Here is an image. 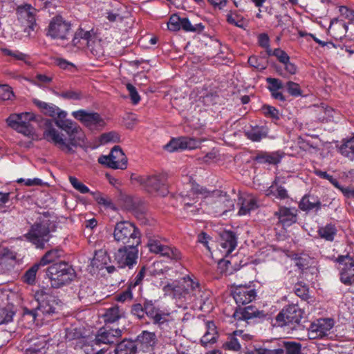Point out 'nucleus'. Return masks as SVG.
<instances>
[{"label":"nucleus","instance_id":"1","mask_svg":"<svg viewBox=\"0 0 354 354\" xmlns=\"http://www.w3.org/2000/svg\"><path fill=\"white\" fill-rule=\"evenodd\" d=\"M64 127L66 129L63 131L66 133L67 138H64V135L55 128L52 120H46L44 122L43 137L64 152L73 153L74 148L82 147L86 145V135L76 122L71 126L66 124Z\"/></svg>","mask_w":354,"mask_h":354},{"label":"nucleus","instance_id":"2","mask_svg":"<svg viewBox=\"0 0 354 354\" xmlns=\"http://www.w3.org/2000/svg\"><path fill=\"white\" fill-rule=\"evenodd\" d=\"M37 306L33 309L23 308L24 315H30L33 321H44L57 313L58 302L56 297L43 290L35 294Z\"/></svg>","mask_w":354,"mask_h":354},{"label":"nucleus","instance_id":"3","mask_svg":"<svg viewBox=\"0 0 354 354\" xmlns=\"http://www.w3.org/2000/svg\"><path fill=\"white\" fill-rule=\"evenodd\" d=\"M188 187L189 189L186 192H181L180 196L184 209L194 214L199 210L195 204L198 203L200 198H206L218 192V190L211 192L194 182H190Z\"/></svg>","mask_w":354,"mask_h":354},{"label":"nucleus","instance_id":"4","mask_svg":"<svg viewBox=\"0 0 354 354\" xmlns=\"http://www.w3.org/2000/svg\"><path fill=\"white\" fill-rule=\"evenodd\" d=\"M46 275L53 288H59L70 283L75 277L74 269L67 263H53L46 270Z\"/></svg>","mask_w":354,"mask_h":354},{"label":"nucleus","instance_id":"5","mask_svg":"<svg viewBox=\"0 0 354 354\" xmlns=\"http://www.w3.org/2000/svg\"><path fill=\"white\" fill-rule=\"evenodd\" d=\"M113 234L114 240L122 245H140L141 243V233L139 229L131 222H118L115 225Z\"/></svg>","mask_w":354,"mask_h":354},{"label":"nucleus","instance_id":"6","mask_svg":"<svg viewBox=\"0 0 354 354\" xmlns=\"http://www.w3.org/2000/svg\"><path fill=\"white\" fill-rule=\"evenodd\" d=\"M48 214H44V219L34 223L28 232L25 234L26 239L32 243L37 248L44 249L46 247L50 239V229L48 226Z\"/></svg>","mask_w":354,"mask_h":354},{"label":"nucleus","instance_id":"7","mask_svg":"<svg viewBox=\"0 0 354 354\" xmlns=\"http://www.w3.org/2000/svg\"><path fill=\"white\" fill-rule=\"evenodd\" d=\"M131 179L132 181L142 185L148 192L156 196H165L169 192L163 176H138L133 174Z\"/></svg>","mask_w":354,"mask_h":354},{"label":"nucleus","instance_id":"8","mask_svg":"<svg viewBox=\"0 0 354 354\" xmlns=\"http://www.w3.org/2000/svg\"><path fill=\"white\" fill-rule=\"evenodd\" d=\"M35 115L31 112L11 114L6 120L9 127L17 132L30 136L34 134V128L30 122L35 120Z\"/></svg>","mask_w":354,"mask_h":354},{"label":"nucleus","instance_id":"9","mask_svg":"<svg viewBox=\"0 0 354 354\" xmlns=\"http://www.w3.org/2000/svg\"><path fill=\"white\" fill-rule=\"evenodd\" d=\"M145 313L154 324L158 325L161 329H164L167 326H175V319L173 317L172 313L161 310L152 301L145 302Z\"/></svg>","mask_w":354,"mask_h":354},{"label":"nucleus","instance_id":"10","mask_svg":"<svg viewBox=\"0 0 354 354\" xmlns=\"http://www.w3.org/2000/svg\"><path fill=\"white\" fill-rule=\"evenodd\" d=\"M71 33V24L59 15L50 19L46 29V35L53 39H68Z\"/></svg>","mask_w":354,"mask_h":354},{"label":"nucleus","instance_id":"11","mask_svg":"<svg viewBox=\"0 0 354 354\" xmlns=\"http://www.w3.org/2000/svg\"><path fill=\"white\" fill-rule=\"evenodd\" d=\"M71 115L91 131L102 130L106 125L104 120L95 112L80 109L73 111Z\"/></svg>","mask_w":354,"mask_h":354},{"label":"nucleus","instance_id":"12","mask_svg":"<svg viewBox=\"0 0 354 354\" xmlns=\"http://www.w3.org/2000/svg\"><path fill=\"white\" fill-rule=\"evenodd\" d=\"M138 246L126 245L120 247L115 253L114 259L120 268H132L137 263Z\"/></svg>","mask_w":354,"mask_h":354},{"label":"nucleus","instance_id":"13","mask_svg":"<svg viewBox=\"0 0 354 354\" xmlns=\"http://www.w3.org/2000/svg\"><path fill=\"white\" fill-rule=\"evenodd\" d=\"M98 162L109 168L125 169L127 167V158L119 146H115L109 156H101Z\"/></svg>","mask_w":354,"mask_h":354},{"label":"nucleus","instance_id":"14","mask_svg":"<svg viewBox=\"0 0 354 354\" xmlns=\"http://www.w3.org/2000/svg\"><path fill=\"white\" fill-rule=\"evenodd\" d=\"M303 317V311L295 304L285 306L276 317V325L283 326L299 324Z\"/></svg>","mask_w":354,"mask_h":354},{"label":"nucleus","instance_id":"15","mask_svg":"<svg viewBox=\"0 0 354 354\" xmlns=\"http://www.w3.org/2000/svg\"><path fill=\"white\" fill-rule=\"evenodd\" d=\"M340 267V280L346 285H354V259L349 255H341L337 259Z\"/></svg>","mask_w":354,"mask_h":354},{"label":"nucleus","instance_id":"16","mask_svg":"<svg viewBox=\"0 0 354 354\" xmlns=\"http://www.w3.org/2000/svg\"><path fill=\"white\" fill-rule=\"evenodd\" d=\"M232 295L238 306L246 305L256 299L257 290L251 285H239L232 290Z\"/></svg>","mask_w":354,"mask_h":354},{"label":"nucleus","instance_id":"17","mask_svg":"<svg viewBox=\"0 0 354 354\" xmlns=\"http://www.w3.org/2000/svg\"><path fill=\"white\" fill-rule=\"evenodd\" d=\"M151 252L165 257L171 260L178 261L181 259V252L176 248L162 244L157 240H151L148 243Z\"/></svg>","mask_w":354,"mask_h":354},{"label":"nucleus","instance_id":"18","mask_svg":"<svg viewBox=\"0 0 354 354\" xmlns=\"http://www.w3.org/2000/svg\"><path fill=\"white\" fill-rule=\"evenodd\" d=\"M334 320L331 318L319 319L310 326V338H322L327 336L334 326Z\"/></svg>","mask_w":354,"mask_h":354},{"label":"nucleus","instance_id":"19","mask_svg":"<svg viewBox=\"0 0 354 354\" xmlns=\"http://www.w3.org/2000/svg\"><path fill=\"white\" fill-rule=\"evenodd\" d=\"M37 10L30 4L20 5L17 8L18 19L27 28L33 30L36 25Z\"/></svg>","mask_w":354,"mask_h":354},{"label":"nucleus","instance_id":"20","mask_svg":"<svg viewBox=\"0 0 354 354\" xmlns=\"http://www.w3.org/2000/svg\"><path fill=\"white\" fill-rule=\"evenodd\" d=\"M122 336V330L119 328H100L95 335V343L114 344L119 342Z\"/></svg>","mask_w":354,"mask_h":354},{"label":"nucleus","instance_id":"21","mask_svg":"<svg viewBox=\"0 0 354 354\" xmlns=\"http://www.w3.org/2000/svg\"><path fill=\"white\" fill-rule=\"evenodd\" d=\"M198 146V142L191 138L181 137L173 138L166 146L165 149L169 152L178 150L194 149Z\"/></svg>","mask_w":354,"mask_h":354},{"label":"nucleus","instance_id":"22","mask_svg":"<svg viewBox=\"0 0 354 354\" xmlns=\"http://www.w3.org/2000/svg\"><path fill=\"white\" fill-rule=\"evenodd\" d=\"M274 216L278 218L279 223L283 226L289 227L297 222V210L295 207L280 206Z\"/></svg>","mask_w":354,"mask_h":354},{"label":"nucleus","instance_id":"23","mask_svg":"<svg viewBox=\"0 0 354 354\" xmlns=\"http://www.w3.org/2000/svg\"><path fill=\"white\" fill-rule=\"evenodd\" d=\"M136 342L144 352H151L157 344L158 339L154 332L143 330L137 336Z\"/></svg>","mask_w":354,"mask_h":354},{"label":"nucleus","instance_id":"24","mask_svg":"<svg viewBox=\"0 0 354 354\" xmlns=\"http://www.w3.org/2000/svg\"><path fill=\"white\" fill-rule=\"evenodd\" d=\"M266 314L262 310H259L253 306L236 309L233 313V317L237 321H248L253 318H263Z\"/></svg>","mask_w":354,"mask_h":354},{"label":"nucleus","instance_id":"25","mask_svg":"<svg viewBox=\"0 0 354 354\" xmlns=\"http://www.w3.org/2000/svg\"><path fill=\"white\" fill-rule=\"evenodd\" d=\"M285 153L281 151L272 152L261 151L257 153L254 160L259 164L278 165L284 157Z\"/></svg>","mask_w":354,"mask_h":354},{"label":"nucleus","instance_id":"26","mask_svg":"<svg viewBox=\"0 0 354 354\" xmlns=\"http://www.w3.org/2000/svg\"><path fill=\"white\" fill-rule=\"evenodd\" d=\"M205 332L201 339V344L206 347L209 344H213L216 342L218 337L216 326L214 322L207 321L205 322Z\"/></svg>","mask_w":354,"mask_h":354},{"label":"nucleus","instance_id":"27","mask_svg":"<svg viewBox=\"0 0 354 354\" xmlns=\"http://www.w3.org/2000/svg\"><path fill=\"white\" fill-rule=\"evenodd\" d=\"M217 194L214 196H218V198L214 202L212 208L214 209V213L217 215H222L230 211L231 207L234 206L233 201L230 200L227 196ZM212 196L211 197H212Z\"/></svg>","mask_w":354,"mask_h":354},{"label":"nucleus","instance_id":"28","mask_svg":"<svg viewBox=\"0 0 354 354\" xmlns=\"http://www.w3.org/2000/svg\"><path fill=\"white\" fill-rule=\"evenodd\" d=\"M182 286L185 290L187 299L196 297L201 292L200 284L194 281L189 276L184 277L180 280Z\"/></svg>","mask_w":354,"mask_h":354},{"label":"nucleus","instance_id":"29","mask_svg":"<svg viewBox=\"0 0 354 354\" xmlns=\"http://www.w3.org/2000/svg\"><path fill=\"white\" fill-rule=\"evenodd\" d=\"M237 245L236 237L234 232L225 231L221 235V252L226 256L232 253Z\"/></svg>","mask_w":354,"mask_h":354},{"label":"nucleus","instance_id":"30","mask_svg":"<svg viewBox=\"0 0 354 354\" xmlns=\"http://www.w3.org/2000/svg\"><path fill=\"white\" fill-rule=\"evenodd\" d=\"M162 290L165 295L171 297L174 299H187L185 292L182 286L180 281H174L169 283L162 288Z\"/></svg>","mask_w":354,"mask_h":354},{"label":"nucleus","instance_id":"31","mask_svg":"<svg viewBox=\"0 0 354 354\" xmlns=\"http://www.w3.org/2000/svg\"><path fill=\"white\" fill-rule=\"evenodd\" d=\"M265 194L268 197H274L279 200H285L289 198L287 189L282 185H279L274 180L272 185L265 191Z\"/></svg>","mask_w":354,"mask_h":354},{"label":"nucleus","instance_id":"32","mask_svg":"<svg viewBox=\"0 0 354 354\" xmlns=\"http://www.w3.org/2000/svg\"><path fill=\"white\" fill-rule=\"evenodd\" d=\"M299 207L303 211H310L313 209L318 211L321 209L322 203L317 196L308 194L301 198Z\"/></svg>","mask_w":354,"mask_h":354},{"label":"nucleus","instance_id":"33","mask_svg":"<svg viewBox=\"0 0 354 354\" xmlns=\"http://www.w3.org/2000/svg\"><path fill=\"white\" fill-rule=\"evenodd\" d=\"M337 228L335 224L330 223H326L318 227L317 234L326 241L333 242L337 234Z\"/></svg>","mask_w":354,"mask_h":354},{"label":"nucleus","instance_id":"34","mask_svg":"<svg viewBox=\"0 0 354 354\" xmlns=\"http://www.w3.org/2000/svg\"><path fill=\"white\" fill-rule=\"evenodd\" d=\"M239 215L243 216L250 213L258 207L257 200L251 196L239 198Z\"/></svg>","mask_w":354,"mask_h":354},{"label":"nucleus","instance_id":"35","mask_svg":"<svg viewBox=\"0 0 354 354\" xmlns=\"http://www.w3.org/2000/svg\"><path fill=\"white\" fill-rule=\"evenodd\" d=\"M110 262V257L105 249L96 250L93 258L91 261V266L97 269H102Z\"/></svg>","mask_w":354,"mask_h":354},{"label":"nucleus","instance_id":"36","mask_svg":"<svg viewBox=\"0 0 354 354\" xmlns=\"http://www.w3.org/2000/svg\"><path fill=\"white\" fill-rule=\"evenodd\" d=\"M124 315V311L117 306L105 310L102 317L105 324H113L118 322Z\"/></svg>","mask_w":354,"mask_h":354},{"label":"nucleus","instance_id":"37","mask_svg":"<svg viewBox=\"0 0 354 354\" xmlns=\"http://www.w3.org/2000/svg\"><path fill=\"white\" fill-rule=\"evenodd\" d=\"M245 136L252 142H259L267 137L268 130L264 127L256 126L244 132Z\"/></svg>","mask_w":354,"mask_h":354},{"label":"nucleus","instance_id":"38","mask_svg":"<svg viewBox=\"0 0 354 354\" xmlns=\"http://www.w3.org/2000/svg\"><path fill=\"white\" fill-rule=\"evenodd\" d=\"M242 335V330H235L230 335L227 341L223 344V347L225 350L239 351L241 348L239 339L237 336Z\"/></svg>","mask_w":354,"mask_h":354},{"label":"nucleus","instance_id":"39","mask_svg":"<svg viewBox=\"0 0 354 354\" xmlns=\"http://www.w3.org/2000/svg\"><path fill=\"white\" fill-rule=\"evenodd\" d=\"M115 354H136V345L131 340H123L118 344L115 350Z\"/></svg>","mask_w":354,"mask_h":354},{"label":"nucleus","instance_id":"40","mask_svg":"<svg viewBox=\"0 0 354 354\" xmlns=\"http://www.w3.org/2000/svg\"><path fill=\"white\" fill-rule=\"evenodd\" d=\"M103 44L104 43L100 39H94L92 41H88L87 46L94 56L100 58L103 57L105 53Z\"/></svg>","mask_w":354,"mask_h":354},{"label":"nucleus","instance_id":"41","mask_svg":"<svg viewBox=\"0 0 354 354\" xmlns=\"http://www.w3.org/2000/svg\"><path fill=\"white\" fill-rule=\"evenodd\" d=\"M62 251L57 248L50 250L46 252V254L41 257L39 263L43 266H46L55 261L62 256Z\"/></svg>","mask_w":354,"mask_h":354},{"label":"nucleus","instance_id":"42","mask_svg":"<svg viewBox=\"0 0 354 354\" xmlns=\"http://www.w3.org/2000/svg\"><path fill=\"white\" fill-rule=\"evenodd\" d=\"M67 113L65 111H63L58 108L57 113H56L55 118V124L62 131L65 129L64 124H68V126L73 125L75 122L70 119L66 118Z\"/></svg>","mask_w":354,"mask_h":354},{"label":"nucleus","instance_id":"43","mask_svg":"<svg viewBox=\"0 0 354 354\" xmlns=\"http://www.w3.org/2000/svg\"><path fill=\"white\" fill-rule=\"evenodd\" d=\"M15 315V311L12 306L0 308V325L12 322Z\"/></svg>","mask_w":354,"mask_h":354},{"label":"nucleus","instance_id":"44","mask_svg":"<svg viewBox=\"0 0 354 354\" xmlns=\"http://www.w3.org/2000/svg\"><path fill=\"white\" fill-rule=\"evenodd\" d=\"M100 344L95 343V339L92 341L86 342L82 345V350L85 354H104L106 350L104 348H96L100 346Z\"/></svg>","mask_w":354,"mask_h":354},{"label":"nucleus","instance_id":"45","mask_svg":"<svg viewBox=\"0 0 354 354\" xmlns=\"http://www.w3.org/2000/svg\"><path fill=\"white\" fill-rule=\"evenodd\" d=\"M204 28L201 23L192 25L187 18H182L181 28L185 32H201L204 30Z\"/></svg>","mask_w":354,"mask_h":354},{"label":"nucleus","instance_id":"46","mask_svg":"<svg viewBox=\"0 0 354 354\" xmlns=\"http://www.w3.org/2000/svg\"><path fill=\"white\" fill-rule=\"evenodd\" d=\"M339 151L343 156L348 158L354 156V136L341 145Z\"/></svg>","mask_w":354,"mask_h":354},{"label":"nucleus","instance_id":"47","mask_svg":"<svg viewBox=\"0 0 354 354\" xmlns=\"http://www.w3.org/2000/svg\"><path fill=\"white\" fill-rule=\"evenodd\" d=\"M40 266L41 265L39 263H36L25 272L23 277L24 281L25 283L29 285H32L35 283L36 279V274Z\"/></svg>","mask_w":354,"mask_h":354},{"label":"nucleus","instance_id":"48","mask_svg":"<svg viewBox=\"0 0 354 354\" xmlns=\"http://www.w3.org/2000/svg\"><path fill=\"white\" fill-rule=\"evenodd\" d=\"M227 21L228 23L233 24L239 28H243L245 26V20L243 17L238 15L236 12L227 15Z\"/></svg>","mask_w":354,"mask_h":354},{"label":"nucleus","instance_id":"49","mask_svg":"<svg viewBox=\"0 0 354 354\" xmlns=\"http://www.w3.org/2000/svg\"><path fill=\"white\" fill-rule=\"evenodd\" d=\"M120 140V135L115 131H110L101 135L100 141L104 145L109 142H117Z\"/></svg>","mask_w":354,"mask_h":354},{"label":"nucleus","instance_id":"50","mask_svg":"<svg viewBox=\"0 0 354 354\" xmlns=\"http://www.w3.org/2000/svg\"><path fill=\"white\" fill-rule=\"evenodd\" d=\"M283 346L286 348V354H302L301 351V344L294 342H284Z\"/></svg>","mask_w":354,"mask_h":354},{"label":"nucleus","instance_id":"51","mask_svg":"<svg viewBox=\"0 0 354 354\" xmlns=\"http://www.w3.org/2000/svg\"><path fill=\"white\" fill-rule=\"evenodd\" d=\"M182 18L177 15H173L170 17L167 23V27L169 30L177 31L181 28Z\"/></svg>","mask_w":354,"mask_h":354},{"label":"nucleus","instance_id":"52","mask_svg":"<svg viewBox=\"0 0 354 354\" xmlns=\"http://www.w3.org/2000/svg\"><path fill=\"white\" fill-rule=\"evenodd\" d=\"M286 89L288 93L295 97L301 95L302 91L299 84L289 81L286 84Z\"/></svg>","mask_w":354,"mask_h":354},{"label":"nucleus","instance_id":"53","mask_svg":"<svg viewBox=\"0 0 354 354\" xmlns=\"http://www.w3.org/2000/svg\"><path fill=\"white\" fill-rule=\"evenodd\" d=\"M294 290L295 294L302 299L306 300L308 298V288L303 283H297Z\"/></svg>","mask_w":354,"mask_h":354},{"label":"nucleus","instance_id":"54","mask_svg":"<svg viewBox=\"0 0 354 354\" xmlns=\"http://www.w3.org/2000/svg\"><path fill=\"white\" fill-rule=\"evenodd\" d=\"M69 181L72 186L82 194H86L89 192V189L84 184L78 180L76 177L70 176Z\"/></svg>","mask_w":354,"mask_h":354},{"label":"nucleus","instance_id":"55","mask_svg":"<svg viewBox=\"0 0 354 354\" xmlns=\"http://www.w3.org/2000/svg\"><path fill=\"white\" fill-rule=\"evenodd\" d=\"M263 111L266 117L270 118L272 120H278L280 118L279 111L274 106L270 105H264Z\"/></svg>","mask_w":354,"mask_h":354},{"label":"nucleus","instance_id":"56","mask_svg":"<svg viewBox=\"0 0 354 354\" xmlns=\"http://www.w3.org/2000/svg\"><path fill=\"white\" fill-rule=\"evenodd\" d=\"M13 96L11 87L8 85H0V100H10Z\"/></svg>","mask_w":354,"mask_h":354},{"label":"nucleus","instance_id":"57","mask_svg":"<svg viewBox=\"0 0 354 354\" xmlns=\"http://www.w3.org/2000/svg\"><path fill=\"white\" fill-rule=\"evenodd\" d=\"M58 95L64 99H68V100H80L82 97V93L78 91H74V90H68L64 92H62Z\"/></svg>","mask_w":354,"mask_h":354},{"label":"nucleus","instance_id":"58","mask_svg":"<svg viewBox=\"0 0 354 354\" xmlns=\"http://www.w3.org/2000/svg\"><path fill=\"white\" fill-rule=\"evenodd\" d=\"M266 82L268 84V88L270 91L280 90L283 86L282 81L277 78L268 77Z\"/></svg>","mask_w":354,"mask_h":354},{"label":"nucleus","instance_id":"59","mask_svg":"<svg viewBox=\"0 0 354 354\" xmlns=\"http://www.w3.org/2000/svg\"><path fill=\"white\" fill-rule=\"evenodd\" d=\"M132 288L128 285L127 288L115 296V300L120 302L130 301L133 298Z\"/></svg>","mask_w":354,"mask_h":354},{"label":"nucleus","instance_id":"60","mask_svg":"<svg viewBox=\"0 0 354 354\" xmlns=\"http://www.w3.org/2000/svg\"><path fill=\"white\" fill-rule=\"evenodd\" d=\"M271 55L276 57L281 64L290 60L288 55L281 48H275L274 50H271Z\"/></svg>","mask_w":354,"mask_h":354},{"label":"nucleus","instance_id":"61","mask_svg":"<svg viewBox=\"0 0 354 354\" xmlns=\"http://www.w3.org/2000/svg\"><path fill=\"white\" fill-rule=\"evenodd\" d=\"M126 87H127V91L129 93V96H130L132 103L133 104H137L140 100V97L136 87L129 83L127 84Z\"/></svg>","mask_w":354,"mask_h":354},{"label":"nucleus","instance_id":"62","mask_svg":"<svg viewBox=\"0 0 354 354\" xmlns=\"http://www.w3.org/2000/svg\"><path fill=\"white\" fill-rule=\"evenodd\" d=\"M259 44L266 49V52L268 55H271V49L270 48V39L267 34H260L258 37Z\"/></svg>","mask_w":354,"mask_h":354},{"label":"nucleus","instance_id":"63","mask_svg":"<svg viewBox=\"0 0 354 354\" xmlns=\"http://www.w3.org/2000/svg\"><path fill=\"white\" fill-rule=\"evenodd\" d=\"M94 198L98 204L102 205L106 207H111L113 206V203L110 198L104 196L101 193L95 194Z\"/></svg>","mask_w":354,"mask_h":354},{"label":"nucleus","instance_id":"64","mask_svg":"<svg viewBox=\"0 0 354 354\" xmlns=\"http://www.w3.org/2000/svg\"><path fill=\"white\" fill-rule=\"evenodd\" d=\"M339 11L344 18L348 19L351 22L354 21V10L348 8L346 6H340Z\"/></svg>","mask_w":354,"mask_h":354}]
</instances>
